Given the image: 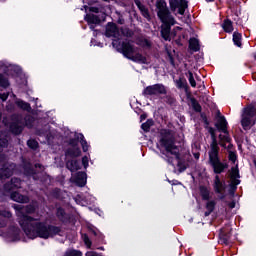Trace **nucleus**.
Segmentation results:
<instances>
[{
	"instance_id": "nucleus-1",
	"label": "nucleus",
	"mask_w": 256,
	"mask_h": 256,
	"mask_svg": "<svg viewBox=\"0 0 256 256\" xmlns=\"http://www.w3.org/2000/svg\"><path fill=\"white\" fill-rule=\"evenodd\" d=\"M13 208L16 211L17 221L21 229L29 239H37V237L49 239L50 237H55V235H60L61 227L49 225L47 222H41L39 218L29 216L35 213V205L23 206L14 204Z\"/></svg>"
},
{
	"instance_id": "nucleus-2",
	"label": "nucleus",
	"mask_w": 256,
	"mask_h": 256,
	"mask_svg": "<svg viewBox=\"0 0 256 256\" xmlns=\"http://www.w3.org/2000/svg\"><path fill=\"white\" fill-rule=\"evenodd\" d=\"M159 147L162 151V159L169 165L179 162V148L175 145V134L171 130L163 129L160 132Z\"/></svg>"
},
{
	"instance_id": "nucleus-3",
	"label": "nucleus",
	"mask_w": 256,
	"mask_h": 256,
	"mask_svg": "<svg viewBox=\"0 0 256 256\" xmlns=\"http://www.w3.org/2000/svg\"><path fill=\"white\" fill-rule=\"evenodd\" d=\"M156 13L158 19L161 21V37L164 41H171V27L175 25V17L171 14V10L167 7L165 0H158L156 2Z\"/></svg>"
},
{
	"instance_id": "nucleus-4",
	"label": "nucleus",
	"mask_w": 256,
	"mask_h": 256,
	"mask_svg": "<svg viewBox=\"0 0 256 256\" xmlns=\"http://www.w3.org/2000/svg\"><path fill=\"white\" fill-rule=\"evenodd\" d=\"M209 133L212 137V143L210 144V150L208 151V164L212 167L213 172L216 175H221V173L227 169L228 165L227 163L221 162V158H219V143L215 137V130L210 128Z\"/></svg>"
},
{
	"instance_id": "nucleus-5",
	"label": "nucleus",
	"mask_w": 256,
	"mask_h": 256,
	"mask_svg": "<svg viewBox=\"0 0 256 256\" xmlns=\"http://www.w3.org/2000/svg\"><path fill=\"white\" fill-rule=\"evenodd\" d=\"M113 47H116L118 49L119 53H122L126 57V59H129L130 61H133L134 63H140V65H148L149 62L147 61V57L143 56L141 53H139V48L135 45H133L129 41H124L121 44H117V40H113L112 42Z\"/></svg>"
},
{
	"instance_id": "nucleus-6",
	"label": "nucleus",
	"mask_w": 256,
	"mask_h": 256,
	"mask_svg": "<svg viewBox=\"0 0 256 256\" xmlns=\"http://www.w3.org/2000/svg\"><path fill=\"white\" fill-rule=\"evenodd\" d=\"M11 119L10 131L14 133V135H20V133L23 132L24 126L28 127V129L33 127L34 118L31 115H27L23 118L21 114H13Z\"/></svg>"
},
{
	"instance_id": "nucleus-7",
	"label": "nucleus",
	"mask_w": 256,
	"mask_h": 256,
	"mask_svg": "<svg viewBox=\"0 0 256 256\" xmlns=\"http://www.w3.org/2000/svg\"><path fill=\"white\" fill-rule=\"evenodd\" d=\"M221 115L220 112H218V118L216 122V127L218 131H220L223 134L219 135V145L220 147H226V143H231V137L229 136V131L227 130V119H225V116H219Z\"/></svg>"
},
{
	"instance_id": "nucleus-8",
	"label": "nucleus",
	"mask_w": 256,
	"mask_h": 256,
	"mask_svg": "<svg viewBox=\"0 0 256 256\" xmlns=\"http://www.w3.org/2000/svg\"><path fill=\"white\" fill-rule=\"evenodd\" d=\"M255 115V106L249 105L244 109L241 123L245 131H249V129L255 125V122L253 121V117H255Z\"/></svg>"
},
{
	"instance_id": "nucleus-9",
	"label": "nucleus",
	"mask_w": 256,
	"mask_h": 256,
	"mask_svg": "<svg viewBox=\"0 0 256 256\" xmlns=\"http://www.w3.org/2000/svg\"><path fill=\"white\" fill-rule=\"evenodd\" d=\"M24 175L27 177H32L34 181H40L41 175H43V166L41 164L31 165V163H24L23 166Z\"/></svg>"
},
{
	"instance_id": "nucleus-10",
	"label": "nucleus",
	"mask_w": 256,
	"mask_h": 256,
	"mask_svg": "<svg viewBox=\"0 0 256 256\" xmlns=\"http://www.w3.org/2000/svg\"><path fill=\"white\" fill-rule=\"evenodd\" d=\"M142 95L144 97H153L157 95H167V88L163 84H154L144 88Z\"/></svg>"
},
{
	"instance_id": "nucleus-11",
	"label": "nucleus",
	"mask_w": 256,
	"mask_h": 256,
	"mask_svg": "<svg viewBox=\"0 0 256 256\" xmlns=\"http://www.w3.org/2000/svg\"><path fill=\"white\" fill-rule=\"evenodd\" d=\"M169 5L173 13H175V11L178 9L179 15H185V9L189 7V4L186 0H170Z\"/></svg>"
},
{
	"instance_id": "nucleus-12",
	"label": "nucleus",
	"mask_w": 256,
	"mask_h": 256,
	"mask_svg": "<svg viewBox=\"0 0 256 256\" xmlns=\"http://www.w3.org/2000/svg\"><path fill=\"white\" fill-rule=\"evenodd\" d=\"M213 189L214 192L219 195V199L223 200L225 199V194L223 193L225 191V182L221 181V178H219V175H216L213 182Z\"/></svg>"
},
{
	"instance_id": "nucleus-13",
	"label": "nucleus",
	"mask_w": 256,
	"mask_h": 256,
	"mask_svg": "<svg viewBox=\"0 0 256 256\" xmlns=\"http://www.w3.org/2000/svg\"><path fill=\"white\" fill-rule=\"evenodd\" d=\"M106 37H113L114 41H117L121 39V31H119V28H117V25L113 23H108L106 27Z\"/></svg>"
},
{
	"instance_id": "nucleus-14",
	"label": "nucleus",
	"mask_w": 256,
	"mask_h": 256,
	"mask_svg": "<svg viewBox=\"0 0 256 256\" xmlns=\"http://www.w3.org/2000/svg\"><path fill=\"white\" fill-rule=\"evenodd\" d=\"M15 163H6L3 165V167L0 169V179H9L11 175H13V172L15 171Z\"/></svg>"
},
{
	"instance_id": "nucleus-15",
	"label": "nucleus",
	"mask_w": 256,
	"mask_h": 256,
	"mask_svg": "<svg viewBox=\"0 0 256 256\" xmlns=\"http://www.w3.org/2000/svg\"><path fill=\"white\" fill-rule=\"evenodd\" d=\"M220 243L224 245L231 244V227L227 226L226 228L220 229L219 234Z\"/></svg>"
},
{
	"instance_id": "nucleus-16",
	"label": "nucleus",
	"mask_w": 256,
	"mask_h": 256,
	"mask_svg": "<svg viewBox=\"0 0 256 256\" xmlns=\"http://www.w3.org/2000/svg\"><path fill=\"white\" fill-rule=\"evenodd\" d=\"M70 148H68L65 152L66 157H79L81 155V149L77 146V142L75 140H70Z\"/></svg>"
},
{
	"instance_id": "nucleus-17",
	"label": "nucleus",
	"mask_w": 256,
	"mask_h": 256,
	"mask_svg": "<svg viewBox=\"0 0 256 256\" xmlns=\"http://www.w3.org/2000/svg\"><path fill=\"white\" fill-rule=\"evenodd\" d=\"M85 21H87L91 31H95L96 25H99V23H101V18L94 14H87L85 16Z\"/></svg>"
},
{
	"instance_id": "nucleus-18",
	"label": "nucleus",
	"mask_w": 256,
	"mask_h": 256,
	"mask_svg": "<svg viewBox=\"0 0 256 256\" xmlns=\"http://www.w3.org/2000/svg\"><path fill=\"white\" fill-rule=\"evenodd\" d=\"M74 182L78 187H85L87 185V173L85 172H78L74 176Z\"/></svg>"
},
{
	"instance_id": "nucleus-19",
	"label": "nucleus",
	"mask_w": 256,
	"mask_h": 256,
	"mask_svg": "<svg viewBox=\"0 0 256 256\" xmlns=\"http://www.w3.org/2000/svg\"><path fill=\"white\" fill-rule=\"evenodd\" d=\"M21 179L19 178H12L10 182L4 185L5 191H13V189H20L21 187Z\"/></svg>"
},
{
	"instance_id": "nucleus-20",
	"label": "nucleus",
	"mask_w": 256,
	"mask_h": 256,
	"mask_svg": "<svg viewBox=\"0 0 256 256\" xmlns=\"http://www.w3.org/2000/svg\"><path fill=\"white\" fill-rule=\"evenodd\" d=\"M10 197L12 201H15L16 203H29V197L22 195L19 192H12Z\"/></svg>"
},
{
	"instance_id": "nucleus-21",
	"label": "nucleus",
	"mask_w": 256,
	"mask_h": 256,
	"mask_svg": "<svg viewBox=\"0 0 256 256\" xmlns=\"http://www.w3.org/2000/svg\"><path fill=\"white\" fill-rule=\"evenodd\" d=\"M66 168L71 171V173H75V171H79L81 169V163L77 160H68L66 162Z\"/></svg>"
},
{
	"instance_id": "nucleus-22",
	"label": "nucleus",
	"mask_w": 256,
	"mask_h": 256,
	"mask_svg": "<svg viewBox=\"0 0 256 256\" xmlns=\"http://www.w3.org/2000/svg\"><path fill=\"white\" fill-rule=\"evenodd\" d=\"M56 216L58 217L59 221H62V223H68L69 221V215L65 213L63 208L57 209Z\"/></svg>"
},
{
	"instance_id": "nucleus-23",
	"label": "nucleus",
	"mask_w": 256,
	"mask_h": 256,
	"mask_svg": "<svg viewBox=\"0 0 256 256\" xmlns=\"http://www.w3.org/2000/svg\"><path fill=\"white\" fill-rule=\"evenodd\" d=\"M215 205H217V202H215L214 200H209L206 203L207 211L204 213L205 217H209V215H211L212 212L215 211Z\"/></svg>"
},
{
	"instance_id": "nucleus-24",
	"label": "nucleus",
	"mask_w": 256,
	"mask_h": 256,
	"mask_svg": "<svg viewBox=\"0 0 256 256\" xmlns=\"http://www.w3.org/2000/svg\"><path fill=\"white\" fill-rule=\"evenodd\" d=\"M200 195L203 201H209V199H211V192L205 186H200Z\"/></svg>"
},
{
	"instance_id": "nucleus-25",
	"label": "nucleus",
	"mask_w": 256,
	"mask_h": 256,
	"mask_svg": "<svg viewBox=\"0 0 256 256\" xmlns=\"http://www.w3.org/2000/svg\"><path fill=\"white\" fill-rule=\"evenodd\" d=\"M135 5L138 7V9L141 11L143 17L148 18L149 17V10L147 9V7H145V5H143L141 3V1L136 0L135 1Z\"/></svg>"
},
{
	"instance_id": "nucleus-26",
	"label": "nucleus",
	"mask_w": 256,
	"mask_h": 256,
	"mask_svg": "<svg viewBox=\"0 0 256 256\" xmlns=\"http://www.w3.org/2000/svg\"><path fill=\"white\" fill-rule=\"evenodd\" d=\"M77 139L80 140L84 153H87V151H89V144L87 140H85V136L83 134H77Z\"/></svg>"
},
{
	"instance_id": "nucleus-27",
	"label": "nucleus",
	"mask_w": 256,
	"mask_h": 256,
	"mask_svg": "<svg viewBox=\"0 0 256 256\" xmlns=\"http://www.w3.org/2000/svg\"><path fill=\"white\" fill-rule=\"evenodd\" d=\"M189 49H191V51H199V40L192 38L189 41Z\"/></svg>"
},
{
	"instance_id": "nucleus-28",
	"label": "nucleus",
	"mask_w": 256,
	"mask_h": 256,
	"mask_svg": "<svg viewBox=\"0 0 256 256\" xmlns=\"http://www.w3.org/2000/svg\"><path fill=\"white\" fill-rule=\"evenodd\" d=\"M174 83L177 89H187V80H185V78H179L178 80H174Z\"/></svg>"
},
{
	"instance_id": "nucleus-29",
	"label": "nucleus",
	"mask_w": 256,
	"mask_h": 256,
	"mask_svg": "<svg viewBox=\"0 0 256 256\" xmlns=\"http://www.w3.org/2000/svg\"><path fill=\"white\" fill-rule=\"evenodd\" d=\"M154 122L151 119H148L145 123L141 125V129L145 131V133H149L151 131V127H153Z\"/></svg>"
},
{
	"instance_id": "nucleus-30",
	"label": "nucleus",
	"mask_w": 256,
	"mask_h": 256,
	"mask_svg": "<svg viewBox=\"0 0 256 256\" xmlns=\"http://www.w3.org/2000/svg\"><path fill=\"white\" fill-rule=\"evenodd\" d=\"M223 29L226 33H233V22H231V20H225Z\"/></svg>"
},
{
	"instance_id": "nucleus-31",
	"label": "nucleus",
	"mask_w": 256,
	"mask_h": 256,
	"mask_svg": "<svg viewBox=\"0 0 256 256\" xmlns=\"http://www.w3.org/2000/svg\"><path fill=\"white\" fill-rule=\"evenodd\" d=\"M17 106L20 107V109H23L24 111H31V104L23 101V100H18Z\"/></svg>"
},
{
	"instance_id": "nucleus-32",
	"label": "nucleus",
	"mask_w": 256,
	"mask_h": 256,
	"mask_svg": "<svg viewBox=\"0 0 256 256\" xmlns=\"http://www.w3.org/2000/svg\"><path fill=\"white\" fill-rule=\"evenodd\" d=\"M239 169L233 167L231 168V172H230V179L231 181H239Z\"/></svg>"
},
{
	"instance_id": "nucleus-33",
	"label": "nucleus",
	"mask_w": 256,
	"mask_h": 256,
	"mask_svg": "<svg viewBox=\"0 0 256 256\" xmlns=\"http://www.w3.org/2000/svg\"><path fill=\"white\" fill-rule=\"evenodd\" d=\"M233 43L236 45V47H241V33L234 32L233 33Z\"/></svg>"
},
{
	"instance_id": "nucleus-34",
	"label": "nucleus",
	"mask_w": 256,
	"mask_h": 256,
	"mask_svg": "<svg viewBox=\"0 0 256 256\" xmlns=\"http://www.w3.org/2000/svg\"><path fill=\"white\" fill-rule=\"evenodd\" d=\"M186 77H188V81H189L191 87H193V88L197 87V82L195 81V77L193 76V72L188 71V73H186Z\"/></svg>"
},
{
	"instance_id": "nucleus-35",
	"label": "nucleus",
	"mask_w": 256,
	"mask_h": 256,
	"mask_svg": "<svg viewBox=\"0 0 256 256\" xmlns=\"http://www.w3.org/2000/svg\"><path fill=\"white\" fill-rule=\"evenodd\" d=\"M0 87H9V80L3 74H0Z\"/></svg>"
},
{
	"instance_id": "nucleus-36",
	"label": "nucleus",
	"mask_w": 256,
	"mask_h": 256,
	"mask_svg": "<svg viewBox=\"0 0 256 256\" xmlns=\"http://www.w3.org/2000/svg\"><path fill=\"white\" fill-rule=\"evenodd\" d=\"M241 183V180H234L231 181L229 187H230V193H235V191H237V185H239Z\"/></svg>"
},
{
	"instance_id": "nucleus-37",
	"label": "nucleus",
	"mask_w": 256,
	"mask_h": 256,
	"mask_svg": "<svg viewBox=\"0 0 256 256\" xmlns=\"http://www.w3.org/2000/svg\"><path fill=\"white\" fill-rule=\"evenodd\" d=\"M27 145L30 149H33L35 151V149L39 147V142H37V140L30 139L27 141Z\"/></svg>"
},
{
	"instance_id": "nucleus-38",
	"label": "nucleus",
	"mask_w": 256,
	"mask_h": 256,
	"mask_svg": "<svg viewBox=\"0 0 256 256\" xmlns=\"http://www.w3.org/2000/svg\"><path fill=\"white\" fill-rule=\"evenodd\" d=\"M64 256H83V253L78 250H67Z\"/></svg>"
},
{
	"instance_id": "nucleus-39",
	"label": "nucleus",
	"mask_w": 256,
	"mask_h": 256,
	"mask_svg": "<svg viewBox=\"0 0 256 256\" xmlns=\"http://www.w3.org/2000/svg\"><path fill=\"white\" fill-rule=\"evenodd\" d=\"M9 145V140L7 138H0V153H2L3 149L7 148Z\"/></svg>"
},
{
	"instance_id": "nucleus-40",
	"label": "nucleus",
	"mask_w": 256,
	"mask_h": 256,
	"mask_svg": "<svg viewBox=\"0 0 256 256\" xmlns=\"http://www.w3.org/2000/svg\"><path fill=\"white\" fill-rule=\"evenodd\" d=\"M192 107L197 113H201V104L197 100H192Z\"/></svg>"
},
{
	"instance_id": "nucleus-41",
	"label": "nucleus",
	"mask_w": 256,
	"mask_h": 256,
	"mask_svg": "<svg viewBox=\"0 0 256 256\" xmlns=\"http://www.w3.org/2000/svg\"><path fill=\"white\" fill-rule=\"evenodd\" d=\"M1 217H6V219H11L12 214L9 212V210H0Z\"/></svg>"
},
{
	"instance_id": "nucleus-42",
	"label": "nucleus",
	"mask_w": 256,
	"mask_h": 256,
	"mask_svg": "<svg viewBox=\"0 0 256 256\" xmlns=\"http://www.w3.org/2000/svg\"><path fill=\"white\" fill-rule=\"evenodd\" d=\"M228 158H229V161H232V163H235V161H237V154H235L233 151H230Z\"/></svg>"
},
{
	"instance_id": "nucleus-43",
	"label": "nucleus",
	"mask_w": 256,
	"mask_h": 256,
	"mask_svg": "<svg viewBox=\"0 0 256 256\" xmlns=\"http://www.w3.org/2000/svg\"><path fill=\"white\" fill-rule=\"evenodd\" d=\"M83 241H84L86 247H88V249H91V240L89 239V236L84 235Z\"/></svg>"
},
{
	"instance_id": "nucleus-44",
	"label": "nucleus",
	"mask_w": 256,
	"mask_h": 256,
	"mask_svg": "<svg viewBox=\"0 0 256 256\" xmlns=\"http://www.w3.org/2000/svg\"><path fill=\"white\" fill-rule=\"evenodd\" d=\"M82 165L84 166V169H87L89 167V157L84 156L82 158Z\"/></svg>"
},
{
	"instance_id": "nucleus-45",
	"label": "nucleus",
	"mask_w": 256,
	"mask_h": 256,
	"mask_svg": "<svg viewBox=\"0 0 256 256\" xmlns=\"http://www.w3.org/2000/svg\"><path fill=\"white\" fill-rule=\"evenodd\" d=\"M0 99L1 101H7V99H9V93H1Z\"/></svg>"
},
{
	"instance_id": "nucleus-46",
	"label": "nucleus",
	"mask_w": 256,
	"mask_h": 256,
	"mask_svg": "<svg viewBox=\"0 0 256 256\" xmlns=\"http://www.w3.org/2000/svg\"><path fill=\"white\" fill-rule=\"evenodd\" d=\"M166 102L169 104V105H173V103H175V98L171 97V96H167L166 97Z\"/></svg>"
},
{
	"instance_id": "nucleus-47",
	"label": "nucleus",
	"mask_w": 256,
	"mask_h": 256,
	"mask_svg": "<svg viewBox=\"0 0 256 256\" xmlns=\"http://www.w3.org/2000/svg\"><path fill=\"white\" fill-rule=\"evenodd\" d=\"M86 256H101V254H99L97 252H93V251H88L86 253Z\"/></svg>"
},
{
	"instance_id": "nucleus-48",
	"label": "nucleus",
	"mask_w": 256,
	"mask_h": 256,
	"mask_svg": "<svg viewBox=\"0 0 256 256\" xmlns=\"http://www.w3.org/2000/svg\"><path fill=\"white\" fill-rule=\"evenodd\" d=\"M228 146L224 147V149H227V151L229 153H231V151H233V144H231V142H228Z\"/></svg>"
},
{
	"instance_id": "nucleus-49",
	"label": "nucleus",
	"mask_w": 256,
	"mask_h": 256,
	"mask_svg": "<svg viewBox=\"0 0 256 256\" xmlns=\"http://www.w3.org/2000/svg\"><path fill=\"white\" fill-rule=\"evenodd\" d=\"M89 11H90L91 13H99V8H97V7H90V8H89Z\"/></svg>"
},
{
	"instance_id": "nucleus-50",
	"label": "nucleus",
	"mask_w": 256,
	"mask_h": 256,
	"mask_svg": "<svg viewBox=\"0 0 256 256\" xmlns=\"http://www.w3.org/2000/svg\"><path fill=\"white\" fill-rule=\"evenodd\" d=\"M193 155H194V158H196V159H199V157H200L199 152H195Z\"/></svg>"
},
{
	"instance_id": "nucleus-51",
	"label": "nucleus",
	"mask_w": 256,
	"mask_h": 256,
	"mask_svg": "<svg viewBox=\"0 0 256 256\" xmlns=\"http://www.w3.org/2000/svg\"><path fill=\"white\" fill-rule=\"evenodd\" d=\"M215 0H206L207 3H213Z\"/></svg>"
},
{
	"instance_id": "nucleus-52",
	"label": "nucleus",
	"mask_w": 256,
	"mask_h": 256,
	"mask_svg": "<svg viewBox=\"0 0 256 256\" xmlns=\"http://www.w3.org/2000/svg\"><path fill=\"white\" fill-rule=\"evenodd\" d=\"M146 45H148V46H149V41H146Z\"/></svg>"
},
{
	"instance_id": "nucleus-53",
	"label": "nucleus",
	"mask_w": 256,
	"mask_h": 256,
	"mask_svg": "<svg viewBox=\"0 0 256 256\" xmlns=\"http://www.w3.org/2000/svg\"><path fill=\"white\" fill-rule=\"evenodd\" d=\"M94 235H97V233L95 231H93Z\"/></svg>"
},
{
	"instance_id": "nucleus-54",
	"label": "nucleus",
	"mask_w": 256,
	"mask_h": 256,
	"mask_svg": "<svg viewBox=\"0 0 256 256\" xmlns=\"http://www.w3.org/2000/svg\"><path fill=\"white\" fill-rule=\"evenodd\" d=\"M0 1H5V0H0Z\"/></svg>"
},
{
	"instance_id": "nucleus-55",
	"label": "nucleus",
	"mask_w": 256,
	"mask_h": 256,
	"mask_svg": "<svg viewBox=\"0 0 256 256\" xmlns=\"http://www.w3.org/2000/svg\"><path fill=\"white\" fill-rule=\"evenodd\" d=\"M104 1H108V0H104Z\"/></svg>"
},
{
	"instance_id": "nucleus-56",
	"label": "nucleus",
	"mask_w": 256,
	"mask_h": 256,
	"mask_svg": "<svg viewBox=\"0 0 256 256\" xmlns=\"http://www.w3.org/2000/svg\"><path fill=\"white\" fill-rule=\"evenodd\" d=\"M0 119H1V116H0Z\"/></svg>"
}]
</instances>
